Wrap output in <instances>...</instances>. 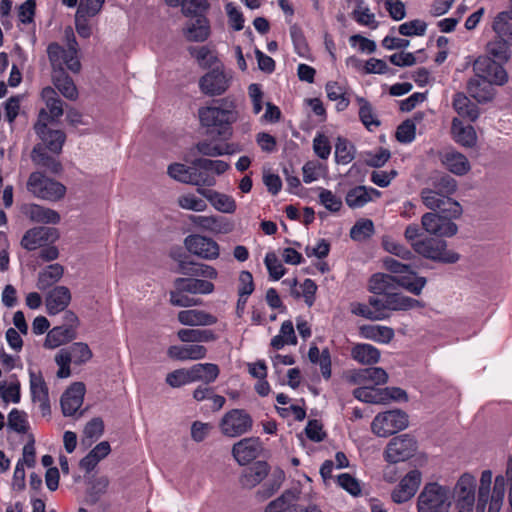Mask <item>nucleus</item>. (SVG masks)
Wrapping results in <instances>:
<instances>
[{"label": "nucleus", "mask_w": 512, "mask_h": 512, "mask_svg": "<svg viewBox=\"0 0 512 512\" xmlns=\"http://www.w3.org/2000/svg\"><path fill=\"white\" fill-rule=\"evenodd\" d=\"M67 39V49L57 43H51L47 48V53L53 68L52 78L55 87L65 98L75 100L78 97V90L73 80L65 74L64 68L78 73L81 63L78 58V45L71 30L67 32Z\"/></svg>", "instance_id": "1"}, {"label": "nucleus", "mask_w": 512, "mask_h": 512, "mask_svg": "<svg viewBox=\"0 0 512 512\" xmlns=\"http://www.w3.org/2000/svg\"><path fill=\"white\" fill-rule=\"evenodd\" d=\"M471 64L476 75L467 84L469 95L480 104L492 101L496 94L494 85H504L508 80L506 70L487 56H480L475 60L467 57L463 69Z\"/></svg>", "instance_id": "2"}, {"label": "nucleus", "mask_w": 512, "mask_h": 512, "mask_svg": "<svg viewBox=\"0 0 512 512\" xmlns=\"http://www.w3.org/2000/svg\"><path fill=\"white\" fill-rule=\"evenodd\" d=\"M198 117L202 127L228 140L233 136L232 125L238 121L239 112L234 99L223 98L199 108Z\"/></svg>", "instance_id": "3"}, {"label": "nucleus", "mask_w": 512, "mask_h": 512, "mask_svg": "<svg viewBox=\"0 0 512 512\" xmlns=\"http://www.w3.org/2000/svg\"><path fill=\"white\" fill-rule=\"evenodd\" d=\"M35 131L41 143L37 144L32 151V160L40 166L49 168L52 172L58 173L61 170L59 162L46 155L45 150L53 154H59L62 150L66 136L62 130L48 128V114L40 110L38 121L35 124Z\"/></svg>", "instance_id": "4"}, {"label": "nucleus", "mask_w": 512, "mask_h": 512, "mask_svg": "<svg viewBox=\"0 0 512 512\" xmlns=\"http://www.w3.org/2000/svg\"><path fill=\"white\" fill-rule=\"evenodd\" d=\"M506 494V479L497 475L493 482L491 470H483L480 475L477 500L474 512H500Z\"/></svg>", "instance_id": "5"}, {"label": "nucleus", "mask_w": 512, "mask_h": 512, "mask_svg": "<svg viewBox=\"0 0 512 512\" xmlns=\"http://www.w3.org/2000/svg\"><path fill=\"white\" fill-rule=\"evenodd\" d=\"M478 483L470 473H463L456 481L450 496L453 499L455 512H474L477 500Z\"/></svg>", "instance_id": "6"}, {"label": "nucleus", "mask_w": 512, "mask_h": 512, "mask_svg": "<svg viewBox=\"0 0 512 512\" xmlns=\"http://www.w3.org/2000/svg\"><path fill=\"white\" fill-rule=\"evenodd\" d=\"M26 188L35 198L57 202L64 198L66 194V187L47 176L43 173L36 171L32 172L27 180Z\"/></svg>", "instance_id": "7"}, {"label": "nucleus", "mask_w": 512, "mask_h": 512, "mask_svg": "<svg viewBox=\"0 0 512 512\" xmlns=\"http://www.w3.org/2000/svg\"><path fill=\"white\" fill-rule=\"evenodd\" d=\"M93 353L88 344L75 342L66 348L60 349L55 355V362L58 366L56 375L65 379L71 375L70 365H82L91 360Z\"/></svg>", "instance_id": "8"}, {"label": "nucleus", "mask_w": 512, "mask_h": 512, "mask_svg": "<svg viewBox=\"0 0 512 512\" xmlns=\"http://www.w3.org/2000/svg\"><path fill=\"white\" fill-rule=\"evenodd\" d=\"M353 394L358 400L371 404L407 401L406 391L397 386H357Z\"/></svg>", "instance_id": "9"}, {"label": "nucleus", "mask_w": 512, "mask_h": 512, "mask_svg": "<svg viewBox=\"0 0 512 512\" xmlns=\"http://www.w3.org/2000/svg\"><path fill=\"white\" fill-rule=\"evenodd\" d=\"M448 489L437 482L424 485L417 497V512H445Z\"/></svg>", "instance_id": "10"}, {"label": "nucleus", "mask_w": 512, "mask_h": 512, "mask_svg": "<svg viewBox=\"0 0 512 512\" xmlns=\"http://www.w3.org/2000/svg\"><path fill=\"white\" fill-rule=\"evenodd\" d=\"M167 173L178 182L197 186L198 188L212 187L216 184L215 177L200 172L198 167L194 166V162L192 166H186L182 163L170 164L167 168Z\"/></svg>", "instance_id": "11"}, {"label": "nucleus", "mask_w": 512, "mask_h": 512, "mask_svg": "<svg viewBox=\"0 0 512 512\" xmlns=\"http://www.w3.org/2000/svg\"><path fill=\"white\" fill-rule=\"evenodd\" d=\"M408 415L401 410L379 413L371 423V429L378 437H388L408 426Z\"/></svg>", "instance_id": "12"}, {"label": "nucleus", "mask_w": 512, "mask_h": 512, "mask_svg": "<svg viewBox=\"0 0 512 512\" xmlns=\"http://www.w3.org/2000/svg\"><path fill=\"white\" fill-rule=\"evenodd\" d=\"M419 234L417 225H409L405 230V237L412 242L415 251L426 258L433 260H446V242L442 239L429 238L423 241L413 242Z\"/></svg>", "instance_id": "13"}, {"label": "nucleus", "mask_w": 512, "mask_h": 512, "mask_svg": "<svg viewBox=\"0 0 512 512\" xmlns=\"http://www.w3.org/2000/svg\"><path fill=\"white\" fill-rule=\"evenodd\" d=\"M232 74L224 70L222 65L215 67L199 79V89L207 96H220L230 87Z\"/></svg>", "instance_id": "14"}, {"label": "nucleus", "mask_w": 512, "mask_h": 512, "mask_svg": "<svg viewBox=\"0 0 512 512\" xmlns=\"http://www.w3.org/2000/svg\"><path fill=\"white\" fill-rule=\"evenodd\" d=\"M384 264L389 271L396 274L393 277L400 286L415 295H419L421 293L426 284L425 278L417 276L407 265L402 264L393 258L385 259Z\"/></svg>", "instance_id": "15"}, {"label": "nucleus", "mask_w": 512, "mask_h": 512, "mask_svg": "<svg viewBox=\"0 0 512 512\" xmlns=\"http://www.w3.org/2000/svg\"><path fill=\"white\" fill-rule=\"evenodd\" d=\"M416 450V439L409 434H401L389 441L384 451V458L388 463L396 464L411 458Z\"/></svg>", "instance_id": "16"}, {"label": "nucleus", "mask_w": 512, "mask_h": 512, "mask_svg": "<svg viewBox=\"0 0 512 512\" xmlns=\"http://www.w3.org/2000/svg\"><path fill=\"white\" fill-rule=\"evenodd\" d=\"M425 206L433 211L446 212L448 201V180L442 175L432 179V187L426 188L421 193Z\"/></svg>", "instance_id": "17"}, {"label": "nucleus", "mask_w": 512, "mask_h": 512, "mask_svg": "<svg viewBox=\"0 0 512 512\" xmlns=\"http://www.w3.org/2000/svg\"><path fill=\"white\" fill-rule=\"evenodd\" d=\"M184 245L187 251L204 260H215L220 255L219 244L210 237L192 234L185 238Z\"/></svg>", "instance_id": "18"}, {"label": "nucleus", "mask_w": 512, "mask_h": 512, "mask_svg": "<svg viewBox=\"0 0 512 512\" xmlns=\"http://www.w3.org/2000/svg\"><path fill=\"white\" fill-rule=\"evenodd\" d=\"M253 420L242 409H233L228 412L221 421L222 432L230 437L240 436L251 430Z\"/></svg>", "instance_id": "19"}, {"label": "nucleus", "mask_w": 512, "mask_h": 512, "mask_svg": "<svg viewBox=\"0 0 512 512\" xmlns=\"http://www.w3.org/2000/svg\"><path fill=\"white\" fill-rule=\"evenodd\" d=\"M422 481V473L418 469L410 470L391 492V500L402 504L411 500L418 491Z\"/></svg>", "instance_id": "20"}, {"label": "nucleus", "mask_w": 512, "mask_h": 512, "mask_svg": "<svg viewBox=\"0 0 512 512\" xmlns=\"http://www.w3.org/2000/svg\"><path fill=\"white\" fill-rule=\"evenodd\" d=\"M350 311L356 316H360L371 321L387 319L384 298H380L378 296L369 297L367 303H351Z\"/></svg>", "instance_id": "21"}, {"label": "nucleus", "mask_w": 512, "mask_h": 512, "mask_svg": "<svg viewBox=\"0 0 512 512\" xmlns=\"http://www.w3.org/2000/svg\"><path fill=\"white\" fill-rule=\"evenodd\" d=\"M57 237L58 233L54 228L36 227L24 234L21 245L26 250L33 251L55 241Z\"/></svg>", "instance_id": "22"}, {"label": "nucleus", "mask_w": 512, "mask_h": 512, "mask_svg": "<svg viewBox=\"0 0 512 512\" xmlns=\"http://www.w3.org/2000/svg\"><path fill=\"white\" fill-rule=\"evenodd\" d=\"M189 220L196 228L213 234H227L233 230V225L221 216L191 215Z\"/></svg>", "instance_id": "23"}, {"label": "nucleus", "mask_w": 512, "mask_h": 512, "mask_svg": "<svg viewBox=\"0 0 512 512\" xmlns=\"http://www.w3.org/2000/svg\"><path fill=\"white\" fill-rule=\"evenodd\" d=\"M261 450L262 444L260 439L258 437H249L235 443L232 448V454L240 465H246L255 460Z\"/></svg>", "instance_id": "24"}, {"label": "nucleus", "mask_w": 512, "mask_h": 512, "mask_svg": "<svg viewBox=\"0 0 512 512\" xmlns=\"http://www.w3.org/2000/svg\"><path fill=\"white\" fill-rule=\"evenodd\" d=\"M211 34L210 22L204 15H199L186 23L183 35L189 42H204Z\"/></svg>", "instance_id": "25"}, {"label": "nucleus", "mask_w": 512, "mask_h": 512, "mask_svg": "<svg viewBox=\"0 0 512 512\" xmlns=\"http://www.w3.org/2000/svg\"><path fill=\"white\" fill-rule=\"evenodd\" d=\"M86 386H68L62 394L60 405L64 416H74L81 408Z\"/></svg>", "instance_id": "26"}, {"label": "nucleus", "mask_w": 512, "mask_h": 512, "mask_svg": "<svg viewBox=\"0 0 512 512\" xmlns=\"http://www.w3.org/2000/svg\"><path fill=\"white\" fill-rule=\"evenodd\" d=\"M197 192L207 199L215 210L221 213L232 214L236 211V201L230 195L215 190H207L204 187L197 188Z\"/></svg>", "instance_id": "27"}, {"label": "nucleus", "mask_w": 512, "mask_h": 512, "mask_svg": "<svg viewBox=\"0 0 512 512\" xmlns=\"http://www.w3.org/2000/svg\"><path fill=\"white\" fill-rule=\"evenodd\" d=\"M71 301L70 290L65 286H56L45 297L46 310L49 315L64 311Z\"/></svg>", "instance_id": "28"}, {"label": "nucleus", "mask_w": 512, "mask_h": 512, "mask_svg": "<svg viewBox=\"0 0 512 512\" xmlns=\"http://www.w3.org/2000/svg\"><path fill=\"white\" fill-rule=\"evenodd\" d=\"M178 321L184 326H212L218 321L217 317L205 310L186 309L177 315Z\"/></svg>", "instance_id": "29"}, {"label": "nucleus", "mask_w": 512, "mask_h": 512, "mask_svg": "<svg viewBox=\"0 0 512 512\" xmlns=\"http://www.w3.org/2000/svg\"><path fill=\"white\" fill-rule=\"evenodd\" d=\"M21 210L32 222L43 224H57L60 222L59 213L51 208L30 203L23 205Z\"/></svg>", "instance_id": "30"}, {"label": "nucleus", "mask_w": 512, "mask_h": 512, "mask_svg": "<svg viewBox=\"0 0 512 512\" xmlns=\"http://www.w3.org/2000/svg\"><path fill=\"white\" fill-rule=\"evenodd\" d=\"M167 354L170 358L179 361L201 360L207 355V348L201 344L172 345Z\"/></svg>", "instance_id": "31"}, {"label": "nucleus", "mask_w": 512, "mask_h": 512, "mask_svg": "<svg viewBox=\"0 0 512 512\" xmlns=\"http://www.w3.org/2000/svg\"><path fill=\"white\" fill-rule=\"evenodd\" d=\"M381 196V192L375 188L367 186H357L350 189L345 197L346 204L352 208H361L367 203Z\"/></svg>", "instance_id": "32"}, {"label": "nucleus", "mask_w": 512, "mask_h": 512, "mask_svg": "<svg viewBox=\"0 0 512 512\" xmlns=\"http://www.w3.org/2000/svg\"><path fill=\"white\" fill-rule=\"evenodd\" d=\"M423 228L436 237L446 236L448 233V215L443 212H429L422 216Z\"/></svg>", "instance_id": "33"}, {"label": "nucleus", "mask_w": 512, "mask_h": 512, "mask_svg": "<svg viewBox=\"0 0 512 512\" xmlns=\"http://www.w3.org/2000/svg\"><path fill=\"white\" fill-rule=\"evenodd\" d=\"M270 467L265 461H257L246 468L240 477V483L245 488H253L266 478Z\"/></svg>", "instance_id": "34"}, {"label": "nucleus", "mask_w": 512, "mask_h": 512, "mask_svg": "<svg viewBox=\"0 0 512 512\" xmlns=\"http://www.w3.org/2000/svg\"><path fill=\"white\" fill-rule=\"evenodd\" d=\"M77 337V332L73 326H56L52 328L46 335L44 347L55 349L66 344Z\"/></svg>", "instance_id": "35"}, {"label": "nucleus", "mask_w": 512, "mask_h": 512, "mask_svg": "<svg viewBox=\"0 0 512 512\" xmlns=\"http://www.w3.org/2000/svg\"><path fill=\"white\" fill-rule=\"evenodd\" d=\"M384 302L387 318L389 317L390 311H406L423 307L420 301L397 293H390L385 296Z\"/></svg>", "instance_id": "36"}, {"label": "nucleus", "mask_w": 512, "mask_h": 512, "mask_svg": "<svg viewBox=\"0 0 512 512\" xmlns=\"http://www.w3.org/2000/svg\"><path fill=\"white\" fill-rule=\"evenodd\" d=\"M361 338L388 344L394 337V330L383 325H363L359 328Z\"/></svg>", "instance_id": "37"}, {"label": "nucleus", "mask_w": 512, "mask_h": 512, "mask_svg": "<svg viewBox=\"0 0 512 512\" xmlns=\"http://www.w3.org/2000/svg\"><path fill=\"white\" fill-rule=\"evenodd\" d=\"M41 96L46 104L44 109L48 114V124L58 120L63 115L62 101L59 99L57 92L51 87H45Z\"/></svg>", "instance_id": "38"}, {"label": "nucleus", "mask_w": 512, "mask_h": 512, "mask_svg": "<svg viewBox=\"0 0 512 512\" xmlns=\"http://www.w3.org/2000/svg\"><path fill=\"white\" fill-rule=\"evenodd\" d=\"M452 133L456 142L464 147H473L476 144L477 135L470 123L464 124L458 118H454L452 121Z\"/></svg>", "instance_id": "39"}, {"label": "nucleus", "mask_w": 512, "mask_h": 512, "mask_svg": "<svg viewBox=\"0 0 512 512\" xmlns=\"http://www.w3.org/2000/svg\"><path fill=\"white\" fill-rule=\"evenodd\" d=\"M177 337L181 342L190 344H200L213 342L217 335L210 329H191L183 328L177 332Z\"/></svg>", "instance_id": "40"}, {"label": "nucleus", "mask_w": 512, "mask_h": 512, "mask_svg": "<svg viewBox=\"0 0 512 512\" xmlns=\"http://www.w3.org/2000/svg\"><path fill=\"white\" fill-rule=\"evenodd\" d=\"M453 107L460 117L467 119L469 122H474L479 117L478 106L471 102L464 93L455 94Z\"/></svg>", "instance_id": "41"}, {"label": "nucleus", "mask_w": 512, "mask_h": 512, "mask_svg": "<svg viewBox=\"0 0 512 512\" xmlns=\"http://www.w3.org/2000/svg\"><path fill=\"white\" fill-rule=\"evenodd\" d=\"M351 357L360 364L371 365L379 361L380 351L371 344L358 343L352 347Z\"/></svg>", "instance_id": "42"}, {"label": "nucleus", "mask_w": 512, "mask_h": 512, "mask_svg": "<svg viewBox=\"0 0 512 512\" xmlns=\"http://www.w3.org/2000/svg\"><path fill=\"white\" fill-rule=\"evenodd\" d=\"M190 381L192 382H214L219 375V368L213 363H200L189 368Z\"/></svg>", "instance_id": "43"}, {"label": "nucleus", "mask_w": 512, "mask_h": 512, "mask_svg": "<svg viewBox=\"0 0 512 512\" xmlns=\"http://www.w3.org/2000/svg\"><path fill=\"white\" fill-rule=\"evenodd\" d=\"M64 274V267L58 263L46 266L39 272L37 287L45 290L57 283Z\"/></svg>", "instance_id": "44"}, {"label": "nucleus", "mask_w": 512, "mask_h": 512, "mask_svg": "<svg viewBox=\"0 0 512 512\" xmlns=\"http://www.w3.org/2000/svg\"><path fill=\"white\" fill-rule=\"evenodd\" d=\"M181 289L190 294L209 295L214 292V284L211 281L198 278H177Z\"/></svg>", "instance_id": "45"}, {"label": "nucleus", "mask_w": 512, "mask_h": 512, "mask_svg": "<svg viewBox=\"0 0 512 512\" xmlns=\"http://www.w3.org/2000/svg\"><path fill=\"white\" fill-rule=\"evenodd\" d=\"M492 29L495 37L512 46V22L508 12H500L494 19Z\"/></svg>", "instance_id": "46"}, {"label": "nucleus", "mask_w": 512, "mask_h": 512, "mask_svg": "<svg viewBox=\"0 0 512 512\" xmlns=\"http://www.w3.org/2000/svg\"><path fill=\"white\" fill-rule=\"evenodd\" d=\"M196 149L200 154L208 157L231 155L240 151V149L234 144L218 145L212 144L209 141L197 143Z\"/></svg>", "instance_id": "47"}, {"label": "nucleus", "mask_w": 512, "mask_h": 512, "mask_svg": "<svg viewBox=\"0 0 512 512\" xmlns=\"http://www.w3.org/2000/svg\"><path fill=\"white\" fill-rule=\"evenodd\" d=\"M297 337L293 323L290 320L284 321L280 327L279 333L271 339V346L280 350L286 345H295Z\"/></svg>", "instance_id": "48"}, {"label": "nucleus", "mask_w": 512, "mask_h": 512, "mask_svg": "<svg viewBox=\"0 0 512 512\" xmlns=\"http://www.w3.org/2000/svg\"><path fill=\"white\" fill-rule=\"evenodd\" d=\"M299 492L292 489L285 490L278 498L271 501L264 512H287L293 501H298Z\"/></svg>", "instance_id": "49"}, {"label": "nucleus", "mask_w": 512, "mask_h": 512, "mask_svg": "<svg viewBox=\"0 0 512 512\" xmlns=\"http://www.w3.org/2000/svg\"><path fill=\"white\" fill-rule=\"evenodd\" d=\"M303 181L306 184L318 181L325 178L328 174V167L326 164L316 160L306 162L302 167Z\"/></svg>", "instance_id": "50"}, {"label": "nucleus", "mask_w": 512, "mask_h": 512, "mask_svg": "<svg viewBox=\"0 0 512 512\" xmlns=\"http://www.w3.org/2000/svg\"><path fill=\"white\" fill-rule=\"evenodd\" d=\"M190 55L194 57L197 63L203 68L215 67L218 65V58L215 51L208 46L189 47Z\"/></svg>", "instance_id": "51"}, {"label": "nucleus", "mask_w": 512, "mask_h": 512, "mask_svg": "<svg viewBox=\"0 0 512 512\" xmlns=\"http://www.w3.org/2000/svg\"><path fill=\"white\" fill-rule=\"evenodd\" d=\"M395 278L388 274L377 273L374 274L369 281V290L374 294H390V290L393 288Z\"/></svg>", "instance_id": "52"}, {"label": "nucleus", "mask_w": 512, "mask_h": 512, "mask_svg": "<svg viewBox=\"0 0 512 512\" xmlns=\"http://www.w3.org/2000/svg\"><path fill=\"white\" fill-rule=\"evenodd\" d=\"M357 101L359 104V118L363 125L370 131L379 127L380 121L372 105L364 98H358Z\"/></svg>", "instance_id": "53"}, {"label": "nucleus", "mask_w": 512, "mask_h": 512, "mask_svg": "<svg viewBox=\"0 0 512 512\" xmlns=\"http://www.w3.org/2000/svg\"><path fill=\"white\" fill-rule=\"evenodd\" d=\"M194 166L198 167L200 172L209 174L214 177L215 175L224 174L230 167V165L223 160H211L207 158H198L194 160Z\"/></svg>", "instance_id": "54"}, {"label": "nucleus", "mask_w": 512, "mask_h": 512, "mask_svg": "<svg viewBox=\"0 0 512 512\" xmlns=\"http://www.w3.org/2000/svg\"><path fill=\"white\" fill-rule=\"evenodd\" d=\"M486 50L495 59V62L506 63L511 57L510 45L497 37L487 43Z\"/></svg>", "instance_id": "55"}, {"label": "nucleus", "mask_w": 512, "mask_h": 512, "mask_svg": "<svg viewBox=\"0 0 512 512\" xmlns=\"http://www.w3.org/2000/svg\"><path fill=\"white\" fill-rule=\"evenodd\" d=\"M170 303L177 307H192L201 304L199 299L190 297L186 290L181 289L179 281L174 282V290L170 292Z\"/></svg>", "instance_id": "56"}, {"label": "nucleus", "mask_w": 512, "mask_h": 512, "mask_svg": "<svg viewBox=\"0 0 512 512\" xmlns=\"http://www.w3.org/2000/svg\"><path fill=\"white\" fill-rule=\"evenodd\" d=\"M177 204L184 210L203 212L207 209V203L204 199L194 193H185L178 197Z\"/></svg>", "instance_id": "57"}, {"label": "nucleus", "mask_w": 512, "mask_h": 512, "mask_svg": "<svg viewBox=\"0 0 512 512\" xmlns=\"http://www.w3.org/2000/svg\"><path fill=\"white\" fill-rule=\"evenodd\" d=\"M355 157L354 146L344 138H338L335 145V159L338 164L346 165Z\"/></svg>", "instance_id": "58"}, {"label": "nucleus", "mask_w": 512, "mask_h": 512, "mask_svg": "<svg viewBox=\"0 0 512 512\" xmlns=\"http://www.w3.org/2000/svg\"><path fill=\"white\" fill-rule=\"evenodd\" d=\"M352 15L354 20L362 26H366L370 29H376L378 27L375 14L372 13L371 10L362 3L357 5V7L353 10Z\"/></svg>", "instance_id": "59"}, {"label": "nucleus", "mask_w": 512, "mask_h": 512, "mask_svg": "<svg viewBox=\"0 0 512 512\" xmlns=\"http://www.w3.org/2000/svg\"><path fill=\"white\" fill-rule=\"evenodd\" d=\"M264 264L268 270L270 279L273 281H278L286 273V269L274 252H268L265 255Z\"/></svg>", "instance_id": "60"}, {"label": "nucleus", "mask_w": 512, "mask_h": 512, "mask_svg": "<svg viewBox=\"0 0 512 512\" xmlns=\"http://www.w3.org/2000/svg\"><path fill=\"white\" fill-rule=\"evenodd\" d=\"M194 398L197 401L209 399L212 401L210 408L214 411L221 409L225 403V398L220 395H215L214 390L211 386H207L204 389L199 386L193 393Z\"/></svg>", "instance_id": "61"}, {"label": "nucleus", "mask_w": 512, "mask_h": 512, "mask_svg": "<svg viewBox=\"0 0 512 512\" xmlns=\"http://www.w3.org/2000/svg\"><path fill=\"white\" fill-rule=\"evenodd\" d=\"M374 232L373 222L369 219H360L350 230V237L355 241H363Z\"/></svg>", "instance_id": "62"}, {"label": "nucleus", "mask_w": 512, "mask_h": 512, "mask_svg": "<svg viewBox=\"0 0 512 512\" xmlns=\"http://www.w3.org/2000/svg\"><path fill=\"white\" fill-rule=\"evenodd\" d=\"M319 203L330 212H338L342 207V200L331 190L319 187Z\"/></svg>", "instance_id": "63"}, {"label": "nucleus", "mask_w": 512, "mask_h": 512, "mask_svg": "<svg viewBox=\"0 0 512 512\" xmlns=\"http://www.w3.org/2000/svg\"><path fill=\"white\" fill-rule=\"evenodd\" d=\"M358 378L370 381L372 384H385L388 381V374L380 367H370L361 369L358 372Z\"/></svg>", "instance_id": "64"}]
</instances>
